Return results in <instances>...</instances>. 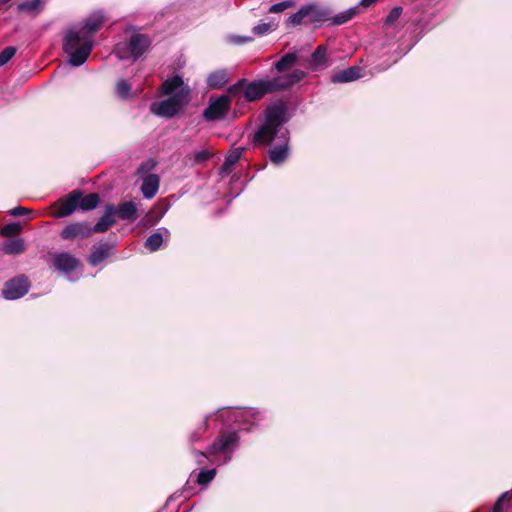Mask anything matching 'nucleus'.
Returning a JSON list of instances; mask_svg holds the SVG:
<instances>
[{
	"label": "nucleus",
	"instance_id": "obj_1",
	"mask_svg": "<svg viewBox=\"0 0 512 512\" xmlns=\"http://www.w3.org/2000/svg\"><path fill=\"white\" fill-rule=\"evenodd\" d=\"M290 117L287 103L274 102L266 108L264 122L254 133L255 143L272 145L268 154L270 161L275 165L283 164L290 153V132L285 126Z\"/></svg>",
	"mask_w": 512,
	"mask_h": 512
},
{
	"label": "nucleus",
	"instance_id": "obj_2",
	"mask_svg": "<svg viewBox=\"0 0 512 512\" xmlns=\"http://www.w3.org/2000/svg\"><path fill=\"white\" fill-rule=\"evenodd\" d=\"M104 21L101 13H93L80 26L69 29L64 37L63 50L69 63L74 67L83 65L94 46L93 34L100 29Z\"/></svg>",
	"mask_w": 512,
	"mask_h": 512
},
{
	"label": "nucleus",
	"instance_id": "obj_3",
	"mask_svg": "<svg viewBox=\"0 0 512 512\" xmlns=\"http://www.w3.org/2000/svg\"><path fill=\"white\" fill-rule=\"evenodd\" d=\"M191 88H184L182 92L151 104L150 111L159 117L171 119L177 116L189 101Z\"/></svg>",
	"mask_w": 512,
	"mask_h": 512
},
{
	"label": "nucleus",
	"instance_id": "obj_4",
	"mask_svg": "<svg viewBox=\"0 0 512 512\" xmlns=\"http://www.w3.org/2000/svg\"><path fill=\"white\" fill-rule=\"evenodd\" d=\"M239 444V435L237 431H228L221 433L218 438L210 445L209 454L216 456L222 454L224 456L223 463L231 460L233 452Z\"/></svg>",
	"mask_w": 512,
	"mask_h": 512
},
{
	"label": "nucleus",
	"instance_id": "obj_5",
	"mask_svg": "<svg viewBox=\"0 0 512 512\" xmlns=\"http://www.w3.org/2000/svg\"><path fill=\"white\" fill-rule=\"evenodd\" d=\"M230 110V99L227 95L210 97L207 108L203 111V118L207 121H216L225 118Z\"/></svg>",
	"mask_w": 512,
	"mask_h": 512
},
{
	"label": "nucleus",
	"instance_id": "obj_6",
	"mask_svg": "<svg viewBox=\"0 0 512 512\" xmlns=\"http://www.w3.org/2000/svg\"><path fill=\"white\" fill-rule=\"evenodd\" d=\"M53 266L68 278L69 281L73 282L79 277H71V273L75 271L79 266V260L67 252H59L53 255Z\"/></svg>",
	"mask_w": 512,
	"mask_h": 512
},
{
	"label": "nucleus",
	"instance_id": "obj_7",
	"mask_svg": "<svg viewBox=\"0 0 512 512\" xmlns=\"http://www.w3.org/2000/svg\"><path fill=\"white\" fill-rule=\"evenodd\" d=\"M306 73L300 69H295L287 74H280L276 77L268 78L270 90L273 92L287 90L296 83L300 82L304 79Z\"/></svg>",
	"mask_w": 512,
	"mask_h": 512
},
{
	"label": "nucleus",
	"instance_id": "obj_8",
	"mask_svg": "<svg viewBox=\"0 0 512 512\" xmlns=\"http://www.w3.org/2000/svg\"><path fill=\"white\" fill-rule=\"evenodd\" d=\"M30 284L25 276H18L6 282L2 295L7 300L23 297L29 290Z\"/></svg>",
	"mask_w": 512,
	"mask_h": 512
},
{
	"label": "nucleus",
	"instance_id": "obj_9",
	"mask_svg": "<svg viewBox=\"0 0 512 512\" xmlns=\"http://www.w3.org/2000/svg\"><path fill=\"white\" fill-rule=\"evenodd\" d=\"M270 90L269 79H260L247 83L244 89V98L247 101H255L262 98L267 93H272Z\"/></svg>",
	"mask_w": 512,
	"mask_h": 512
},
{
	"label": "nucleus",
	"instance_id": "obj_10",
	"mask_svg": "<svg viewBox=\"0 0 512 512\" xmlns=\"http://www.w3.org/2000/svg\"><path fill=\"white\" fill-rule=\"evenodd\" d=\"M81 199V191L73 190L68 193L65 198L60 200L59 208L55 212L56 217H67L71 215L77 207H79V201Z\"/></svg>",
	"mask_w": 512,
	"mask_h": 512
},
{
	"label": "nucleus",
	"instance_id": "obj_11",
	"mask_svg": "<svg viewBox=\"0 0 512 512\" xmlns=\"http://www.w3.org/2000/svg\"><path fill=\"white\" fill-rule=\"evenodd\" d=\"M150 45V39L144 34H134L126 45L127 52L133 61L140 58Z\"/></svg>",
	"mask_w": 512,
	"mask_h": 512
},
{
	"label": "nucleus",
	"instance_id": "obj_12",
	"mask_svg": "<svg viewBox=\"0 0 512 512\" xmlns=\"http://www.w3.org/2000/svg\"><path fill=\"white\" fill-rule=\"evenodd\" d=\"M91 225L88 222H75L62 229L60 236L62 239L70 240L74 238H87L91 236Z\"/></svg>",
	"mask_w": 512,
	"mask_h": 512
},
{
	"label": "nucleus",
	"instance_id": "obj_13",
	"mask_svg": "<svg viewBox=\"0 0 512 512\" xmlns=\"http://www.w3.org/2000/svg\"><path fill=\"white\" fill-rule=\"evenodd\" d=\"M307 13V22L309 23H326L330 22L331 9L316 4L305 5Z\"/></svg>",
	"mask_w": 512,
	"mask_h": 512
},
{
	"label": "nucleus",
	"instance_id": "obj_14",
	"mask_svg": "<svg viewBox=\"0 0 512 512\" xmlns=\"http://www.w3.org/2000/svg\"><path fill=\"white\" fill-rule=\"evenodd\" d=\"M116 223L115 209L113 204H107L103 215L100 217L98 222L91 226L92 233H103L106 232L112 225Z\"/></svg>",
	"mask_w": 512,
	"mask_h": 512
},
{
	"label": "nucleus",
	"instance_id": "obj_15",
	"mask_svg": "<svg viewBox=\"0 0 512 512\" xmlns=\"http://www.w3.org/2000/svg\"><path fill=\"white\" fill-rule=\"evenodd\" d=\"M115 218L118 217L120 220L134 222L138 217V206L134 201H124L114 205Z\"/></svg>",
	"mask_w": 512,
	"mask_h": 512
},
{
	"label": "nucleus",
	"instance_id": "obj_16",
	"mask_svg": "<svg viewBox=\"0 0 512 512\" xmlns=\"http://www.w3.org/2000/svg\"><path fill=\"white\" fill-rule=\"evenodd\" d=\"M184 88H190L184 83L182 76L176 74L170 78H167L161 86V92L164 95L172 96L177 92H182Z\"/></svg>",
	"mask_w": 512,
	"mask_h": 512
},
{
	"label": "nucleus",
	"instance_id": "obj_17",
	"mask_svg": "<svg viewBox=\"0 0 512 512\" xmlns=\"http://www.w3.org/2000/svg\"><path fill=\"white\" fill-rule=\"evenodd\" d=\"M170 237V231L165 228V227H160L156 230V232H154L153 234H151L145 241V247L151 251V252H155L157 251L163 241L166 239H169Z\"/></svg>",
	"mask_w": 512,
	"mask_h": 512
},
{
	"label": "nucleus",
	"instance_id": "obj_18",
	"mask_svg": "<svg viewBox=\"0 0 512 512\" xmlns=\"http://www.w3.org/2000/svg\"><path fill=\"white\" fill-rule=\"evenodd\" d=\"M329 66V61L326 56V47L318 46L316 50L311 54V58L308 63V67L311 70L318 71Z\"/></svg>",
	"mask_w": 512,
	"mask_h": 512
},
{
	"label": "nucleus",
	"instance_id": "obj_19",
	"mask_svg": "<svg viewBox=\"0 0 512 512\" xmlns=\"http://www.w3.org/2000/svg\"><path fill=\"white\" fill-rule=\"evenodd\" d=\"M361 77V68L358 66H351L347 69L336 72L331 76L333 83H348L355 81Z\"/></svg>",
	"mask_w": 512,
	"mask_h": 512
},
{
	"label": "nucleus",
	"instance_id": "obj_20",
	"mask_svg": "<svg viewBox=\"0 0 512 512\" xmlns=\"http://www.w3.org/2000/svg\"><path fill=\"white\" fill-rule=\"evenodd\" d=\"M159 189V177L155 174L147 175L142 182L141 191L144 198H153Z\"/></svg>",
	"mask_w": 512,
	"mask_h": 512
},
{
	"label": "nucleus",
	"instance_id": "obj_21",
	"mask_svg": "<svg viewBox=\"0 0 512 512\" xmlns=\"http://www.w3.org/2000/svg\"><path fill=\"white\" fill-rule=\"evenodd\" d=\"M244 152V147H236L231 149L228 155L226 156L224 163L221 166V172L226 174L231 173L233 170V166L241 159Z\"/></svg>",
	"mask_w": 512,
	"mask_h": 512
},
{
	"label": "nucleus",
	"instance_id": "obj_22",
	"mask_svg": "<svg viewBox=\"0 0 512 512\" xmlns=\"http://www.w3.org/2000/svg\"><path fill=\"white\" fill-rule=\"evenodd\" d=\"M111 255V247L107 243H102L93 248L91 255L89 256V263L92 266H97L102 263Z\"/></svg>",
	"mask_w": 512,
	"mask_h": 512
},
{
	"label": "nucleus",
	"instance_id": "obj_23",
	"mask_svg": "<svg viewBox=\"0 0 512 512\" xmlns=\"http://www.w3.org/2000/svg\"><path fill=\"white\" fill-rule=\"evenodd\" d=\"M359 6H353L336 15L331 14L329 25H342L351 20L358 13Z\"/></svg>",
	"mask_w": 512,
	"mask_h": 512
},
{
	"label": "nucleus",
	"instance_id": "obj_24",
	"mask_svg": "<svg viewBox=\"0 0 512 512\" xmlns=\"http://www.w3.org/2000/svg\"><path fill=\"white\" fill-rule=\"evenodd\" d=\"M1 249L8 255L20 254L24 250V241L20 238L6 240L1 244Z\"/></svg>",
	"mask_w": 512,
	"mask_h": 512
},
{
	"label": "nucleus",
	"instance_id": "obj_25",
	"mask_svg": "<svg viewBox=\"0 0 512 512\" xmlns=\"http://www.w3.org/2000/svg\"><path fill=\"white\" fill-rule=\"evenodd\" d=\"M228 81L227 71L224 69L216 70L209 74L207 78V85L210 88H221Z\"/></svg>",
	"mask_w": 512,
	"mask_h": 512
},
{
	"label": "nucleus",
	"instance_id": "obj_26",
	"mask_svg": "<svg viewBox=\"0 0 512 512\" xmlns=\"http://www.w3.org/2000/svg\"><path fill=\"white\" fill-rule=\"evenodd\" d=\"M43 6V0H25L18 5V10L31 15L38 14Z\"/></svg>",
	"mask_w": 512,
	"mask_h": 512
},
{
	"label": "nucleus",
	"instance_id": "obj_27",
	"mask_svg": "<svg viewBox=\"0 0 512 512\" xmlns=\"http://www.w3.org/2000/svg\"><path fill=\"white\" fill-rule=\"evenodd\" d=\"M297 60V54L295 52H289L282 56L276 63H275V69L279 73H283L284 71L290 69L292 65Z\"/></svg>",
	"mask_w": 512,
	"mask_h": 512
},
{
	"label": "nucleus",
	"instance_id": "obj_28",
	"mask_svg": "<svg viewBox=\"0 0 512 512\" xmlns=\"http://www.w3.org/2000/svg\"><path fill=\"white\" fill-rule=\"evenodd\" d=\"M100 197L97 193H91L86 196L81 195V199L79 201V208L84 211L93 210L99 204Z\"/></svg>",
	"mask_w": 512,
	"mask_h": 512
},
{
	"label": "nucleus",
	"instance_id": "obj_29",
	"mask_svg": "<svg viewBox=\"0 0 512 512\" xmlns=\"http://www.w3.org/2000/svg\"><path fill=\"white\" fill-rule=\"evenodd\" d=\"M131 89V84H129L126 80L121 79L116 83L115 93L120 99L126 100L131 96Z\"/></svg>",
	"mask_w": 512,
	"mask_h": 512
},
{
	"label": "nucleus",
	"instance_id": "obj_30",
	"mask_svg": "<svg viewBox=\"0 0 512 512\" xmlns=\"http://www.w3.org/2000/svg\"><path fill=\"white\" fill-rule=\"evenodd\" d=\"M305 19L307 20V13H306L305 5H304L297 12L292 14L287 19L286 23H287V25L295 26V25L301 24Z\"/></svg>",
	"mask_w": 512,
	"mask_h": 512
},
{
	"label": "nucleus",
	"instance_id": "obj_31",
	"mask_svg": "<svg viewBox=\"0 0 512 512\" xmlns=\"http://www.w3.org/2000/svg\"><path fill=\"white\" fill-rule=\"evenodd\" d=\"M512 498V492L511 491H505L503 492L497 501L495 502L493 506L492 512H503L504 509V503H508Z\"/></svg>",
	"mask_w": 512,
	"mask_h": 512
},
{
	"label": "nucleus",
	"instance_id": "obj_32",
	"mask_svg": "<svg viewBox=\"0 0 512 512\" xmlns=\"http://www.w3.org/2000/svg\"><path fill=\"white\" fill-rule=\"evenodd\" d=\"M216 476V469L202 470L199 472L197 482L200 485H206Z\"/></svg>",
	"mask_w": 512,
	"mask_h": 512
},
{
	"label": "nucleus",
	"instance_id": "obj_33",
	"mask_svg": "<svg viewBox=\"0 0 512 512\" xmlns=\"http://www.w3.org/2000/svg\"><path fill=\"white\" fill-rule=\"evenodd\" d=\"M16 51H17L16 48L13 46H8V47L4 48L0 52V67L7 64L13 58V56L16 54Z\"/></svg>",
	"mask_w": 512,
	"mask_h": 512
},
{
	"label": "nucleus",
	"instance_id": "obj_34",
	"mask_svg": "<svg viewBox=\"0 0 512 512\" xmlns=\"http://www.w3.org/2000/svg\"><path fill=\"white\" fill-rule=\"evenodd\" d=\"M402 7L396 6L394 7L389 14L386 16L384 24L385 26H391L395 23L396 20L399 19V17L402 14Z\"/></svg>",
	"mask_w": 512,
	"mask_h": 512
},
{
	"label": "nucleus",
	"instance_id": "obj_35",
	"mask_svg": "<svg viewBox=\"0 0 512 512\" xmlns=\"http://www.w3.org/2000/svg\"><path fill=\"white\" fill-rule=\"evenodd\" d=\"M20 231H21V227L18 223H9L2 228L1 234L3 236L8 237V236L16 235Z\"/></svg>",
	"mask_w": 512,
	"mask_h": 512
},
{
	"label": "nucleus",
	"instance_id": "obj_36",
	"mask_svg": "<svg viewBox=\"0 0 512 512\" xmlns=\"http://www.w3.org/2000/svg\"><path fill=\"white\" fill-rule=\"evenodd\" d=\"M291 6H292L291 0L281 1V2L271 5L269 8V12L270 13H279V12H282V11L288 9Z\"/></svg>",
	"mask_w": 512,
	"mask_h": 512
},
{
	"label": "nucleus",
	"instance_id": "obj_37",
	"mask_svg": "<svg viewBox=\"0 0 512 512\" xmlns=\"http://www.w3.org/2000/svg\"><path fill=\"white\" fill-rule=\"evenodd\" d=\"M245 85L246 80L240 79L228 88V93L232 96H237L242 90L244 91Z\"/></svg>",
	"mask_w": 512,
	"mask_h": 512
},
{
	"label": "nucleus",
	"instance_id": "obj_38",
	"mask_svg": "<svg viewBox=\"0 0 512 512\" xmlns=\"http://www.w3.org/2000/svg\"><path fill=\"white\" fill-rule=\"evenodd\" d=\"M240 414L245 422H251L252 424H254L252 419H256L260 415V412L253 408H250L240 412Z\"/></svg>",
	"mask_w": 512,
	"mask_h": 512
},
{
	"label": "nucleus",
	"instance_id": "obj_39",
	"mask_svg": "<svg viewBox=\"0 0 512 512\" xmlns=\"http://www.w3.org/2000/svg\"><path fill=\"white\" fill-rule=\"evenodd\" d=\"M273 30V26L270 23H260L253 28V32L256 35H265Z\"/></svg>",
	"mask_w": 512,
	"mask_h": 512
},
{
	"label": "nucleus",
	"instance_id": "obj_40",
	"mask_svg": "<svg viewBox=\"0 0 512 512\" xmlns=\"http://www.w3.org/2000/svg\"><path fill=\"white\" fill-rule=\"evenodd\" d=\"M209 419V416H206L203 424L201 426H199L197 428L196 431H194L191 435H190V442L191 443H195L197 442L199 439H200V435L206 430L207 428V421Z\"/></svg>",
	"mask_w": 512,
	"mask_h": 512
},
{
	"label": "nucleus",
	"instance_id": "obj_41",
	"mask_svg": "<svg viewBox=\"0 0 512 512\" xmlns=\"http://www.w3.org/2000/svg\"><path fill=\"white\" fill-rule=\"evenodd\" d=\"M210 157L207 151L201 150L194 153V161L197 163L204 162Z\"/></svg>",
	"mask_w": 512,
	"mask_h": 512
},
{
	"label": "nucleus",
	"instance_id": "obj_42",
	"mask_svg": "<svg viewBox=\"0 0 512 512\" xmlns=\"http://www.w3.org/2000/svg\"><path fill=\"white\" fill-rule=\"evenodd\" d=\"M252 38L251 37H243V36H232L231 37V41L234 43V44H244L248 41H251Z\"/></svg>",
	"mask_w": 512,
	"mask_h": 512
},
{
	"label": "nucleus",
	"instance_id": "obj_43",
	"mask_svg": "<svg viewBox=\"0 0 512 512\" xmlns=\"http://www.w3.org/2000/svg\"><path fill=\"white\" fill-rule=\"evenodd\" d=\"M27 212H28V210H27L26 208L21 207V206H18V207H16V208L12 209V210L10 211V214H11L12 216H21V215H24V214H25V213H27Z\"/></svg>",
	"mask_w": 512,
	"mask_h": 512
},
{
	"label": "nucleus",
	"instance_id": "obj_44",
	"mask_svg": "<svg viewBox=\"0 0 512 512\" xmlns=\"http://www.w3.org/2000/svg\"><path fill=\"white\" fill-rule=\"evenodd\" d=\"M378 1L379 0H361L358 6L369 7Z\"/></svg>",
	"mask_w": 512,
	"mask_h": 512
},
{
	"label": "nucleus",
	"instance_id": "obj_45",
	"mask_svg": "<svg viewBox=\"0 0 512 512\" xmlns=\"http://www.w3.org/2000/svg\"><path fill=\"white\" fill-rule=\"evenodd\" d=\"M196 454L201 458H206V454L204 452H197Z\"/></svg>",
	"mask_w": 512,
	"mask_h": 512
}]
</instances>
